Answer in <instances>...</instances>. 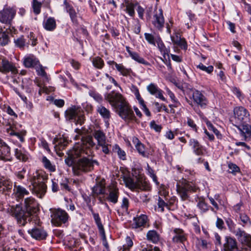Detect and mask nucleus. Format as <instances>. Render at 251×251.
Here are the masks:
<instances>
[{
    "label": "nucleus",
    "instance_id": "f257e3e1",
    "mask_svg": "<svg viewBox=\"0 0 251 251\" xmlns=\"http://www.w3.org/2000/svg\"><path fill=\"white\" fill-rule=\"evenodd\" d=\"M94 145L91 136H82L80 142L75 143L72 149L68 151L67 156L65 159L66 164L69 167L72 166L75 158L89 156L91 153L90 148Z\"/></svg>",
    "mask_w": 251,
    "mask_h": 251
},
{
    "label": "nucleus",
    "instance_id": "f03ea898",
    "mask_svg": "<svg viewBox=\"0 0 251 251\" xmlns=\"http://www.w3.org/2000/svg\"><path fill=\"white\" fill-rule=\"evenodd\" d=\"M47 176L41 171H36L28 179L32 186V193L39 198H42L47 192Z\"/></svg>",
    "mask_w": 251,
    "mask_h": 251
},
{
    "label": "nucleus",
    "instance_id": "7ed1b4c3",
    "mask_svg": "<svg viewBox=\"0 0 251 251\" xmlns=\"http://www.w3.org/2000/svg\"><path fill=\"white\" fill-rule=\"evenodd\" d=\"M88 156H83L74 162L72 166L75 175L80 176L83 173L91 172L94 169V165H99L97 160H93Z\"/></svg>",
    "mask_w": 251,
    "mask_h": 251
},
{
    "label": "nucleus",
    "instance_id": "20e7f679",
    "mask_svg": "<svg viewBox=\"0 0 251 251\" xmlns=\"http://www.w3.org/2000/svg\"><path fill=\"white\" fill-rule=\"evenodd\" d=\"M7 211V213L14 217L18 223L21 226H24L27 221L31 220V218L28 217V214L26 213L20 205L9 206Z\"/></svg>",
    "mask_w": 251,
    "mask_h": 251
},
{
    "label": "nucleus",
    "instance_id": "39448f33",
    "mask_svg": "<svg viewBox=\"0 0 251 251\" xmlns=\"http://www.w3.org/2000/svg\"><path fill=\"white\" fill-rule=\"evenodd\" d=\"M199 188L192 182L184 180L180 184L176 185V191L182 201H186L189 198V193L195 192Z\"/></svg>",
    "mask_w": 251,
    "mask_h": 251
},
{
    "label": "nucleus",
    "instance_id": "423d86ee",
    "mask_svg": "<svg viewBox=\"0 0 251 251\" xmlns=\"http://www.w3.org/2000/svg\"><path fill=\"white\" fill-rule=\"evenodd\" d=\"M117 108L119 115L126 122H129L135 120L133 111L126 101L120 104Z\"/></svg>",
    "mask_w": 251,
    "mask_h": 251
},
{
    "label": "nucleus",
    "instance_id": "0eeeda50",
    "mask_svg": "<svg viewBox=\"0 0 251 251\" xmlns=\"http://www.w3.org/2000/svg\"><path fill=\"white\" fill-rule=\"evenodd\" d=\"M51 217L52 223L57 226L66 223L69 218L68 213L65 210L59 208L54 209Z\"/></svg>",
    "mask_w": 251,
    "mask_h": 251
},
{
    "label": "nucleus",
    "instance_id": "6e6552de",
    "mask_svg": "<svg viewBox=\"0 0 251 251\" xmlns=\"http://www.w3.org/2000/svg\"><path fill=\"white\" fill-rule=\"evenodd\" d=\"M151 23L154 28L159 31H162L164 26L165 19L163 10L161 8H158L157 6L154 7L153 12Z\"/></svg>",
    "mask_w": 251,
    "mask_h": 251
},
{
    "label": "nucleus",
    "instance_id": "1a4fd4ad",
    "mask_svg": "<svg viewBox=\"0 0 251 251\" xmlns=\"http://www.w3.org/2000/svg\"><path fill=\"white\" fill-rule=\"evenodd\" d=\"M16 14V10L14 7L5 6L0 11V22L7 25H11Z\"/></svg>",
    "mask_w": 251,
    "mask_h": 251
},
{
    "label": "nucleus",
    "instance_id": "9d476101",
    "mask_svg": "<svg viewBox=\"0 0 251 251\" xmlns=\"http://www.w3.org/2000/svg\"><path fill=\"white\" fill-rule=\"evenodd\" d=\"M24 206L26 210V213L28 214V217L31 219L34 217V215L39 211V204L32 197H28L25 199Z\"/></svg>",
    "mask_w": 251,
    "mask_h": 251
},
{
    "label": "nucleus",
    "instance_id": "9b49d317",
    "mask_svg": "<svg viewBox=\"0 0 251 251\" xmlns=\"http://www.w3.org/2000/svg\"><path fill=\"white\" fill-rule=\"evenodd\" d=\"M194 102L202 109H205L208 104V100L202 93L198 90L192 91L191 96L190 98Z\"/></svg>",
    "mask_w": 251,
    "mask_h": 251
},
{
    "label": "nucleus",
    "instance_id": "f8f14e48",
    "mask_svg": "<svg viewBox=\"0 0 251 251\" xmlns=\"http://www.w3.org/2000/svg\"><path fill=\"white\" fill-rule=\"evenodd\" d=\"M104 99L109 102L111 106L117 108L120 104L126 101L120 93L114 91L106 93L104 95Z\"/></svg>",
    "mask_w": 251,
    "mask_h": 251
},
{
    "label": "nucleus",
    "instance_id": "ddd939ff",
    "mask_svg": "<svg viewBox=\"0 0 251 251\" xmlns=\"http://www.w3.org/2000/svg\"><path fill=\"white\" fill-rule=\"evenodd\" d=\"M234 114L236 123L242 125L249 121V113L244 107H236L234 109Z\"/></svg>",
    "mask_w": 251,
    "mask_h": 251
},
{
    "label": "nucleus",
    "instance_id": "4468645a",
    "mask_svg": "<svg viewBox=\"0 0 251 251\" xmlns=\"http://www.w3.org/2000/svg\"><path fill=\"white\" fill-rule=\"evenodd\" d=\"M107 191L106 198L107 201L113 204L117 203L120 195L117 185L114 183H111L107 187Z\"/></svg>",
    "mask_w": 251,
    "mask_h": 251
},
{
    "label": "nucleus",
    "instance_id": "2eb2a0df",
    "mask_svg": "<svg viewBox=\"0 0 251 251\" xmlns=\"http://www.w3.org/2000/svg\"><path fill=\"white\" fill-rule=\"evenodd\" d=\"M0 160L4 162L12 160L10 147L1 140H0Z\"/></svg>",
    "mask_w": 251,
    "mask_h": 251
},
{
    "label": "nucleus",
    "instance_id": "dca6fc26",
    "mask_svg": "<svg viewBox=\"0 0 251 251\" xmlns=\"http://www.w3.org/2000/svg\"><path fill=\"white\" fill-rule=\"evenodd\" d=\"M0 72L3 74L10 72L15 75L18 73V70L13 63L5 59H2L0 64Z\"/></svg>",
    "mask_w": 251,
    "mask_h": 251
},
{
    "label": "nucleus",
    "instance_id": "f3484780",
    "mask_svg": "<svg viewBox=\"0 0 251 251\" xmlns=\"http://www.w3.org/2000/svg\"><path fill=\"white\" fill-rule=\"evenodd\" d=\"M147 90L151 95L154 96L156 98L159 99L164 101H166V99L163 96V91L155 83H150L147 86Z\"/></svg>",
    "mask_w": 251,
    "mask_h": 251
},
{
    "label": "nucleus",
    "instance_id": "a211bd4d",
    "mask_svg": "<svg viewBox=\"0 0 251 251\" xmlns=\"http://www.w3.org/2000/svg\"><path fill=\"white\" fill-rule=\"evenodd\" d=\"M173 233L172 241L174 243H183L187 240V234L181 228H175Z\"/></svg>",
    "mask_w": 251,
    "mask_h": 251
},
{
    "label": "nucleus",
    "instance_id": "6ab92c4d",
    "mask_svg": "<svg viewBox=\"0 0 251 251\" xmlns=\"http://www.w3.org/2000/svg\"><path fill=\"white\" fill-rule=\"evenodd\" d=\"M28 233L32 237L37 240H42L46 238L47 234L41 227H36L28 230Z\"/></svg>",
    "mask_w": 251,
    "mask_h": 251
},
{
    "label": "nucleus",
    "instance_id": "aec40b11",
    "mask_svg": "<svg viewBox=\"0 0 251 251\" xmlns=\"http://www.w3.org/2000/svg\"><path fill=\"white\" fill-rule=\"evenodd\" d=\"M224 251H239L236 240L230 237H226L224 244Z\"/></svg>",
    "mask_w": 251,
    "mask_h": 251
},
{
    "label": "nucleus",
    "instance_id": "412c9836",
    "mask_svg": "<svg viewBox=\"0 0 251 251\" xmlns=\"http://www.w3.org/2000/svg\"><path fill=\"white\" fill-rule=\"evenodd\" d=\"M7 133L11 135L17 137L21 142L24 141V137L26 134V131L25 130L17 132L15 130L14 127L9 126L6 128Z\"/></svg>",
    "mask_w": 251,
    "mask_h": 251
},
{
    "label": "nucleus",
    "instance_id": "4be33fe9",
    "mask_svg": "<svg viewBox=\"0 0 251 251\" xmlns=\"http://www.w3.org/2000/svg\"><path fill=\"white\" fill-rule=\"evenodd\" d=\"M97 111L104 119L107 126H109L108 121L111 117L110 111L102 105L97 106Z\"/></svg>",
    "mask_w": 251,
    "mask_h": 251
},
{
    "label": "nucleus",
    "instance_id": "5701e85b",
    "mask_svg": "<svg viewBox=\"0 0 251 251\" xmlns=\"http://www.w3.org/2000/svg\"><path fill=\"white\" fill-rule=\"evenodd\" d=\"M23 63L26 68H32L37 65L39 61L33 55L28 54L24 58Z\"/></svg>",
    "mask_w": 251,
    "mask_h": 251
},
{
    "label": "nucleus",
    "instance_id": "b1692460",
    "mask_svg": "<svg viewBox=\"0 0 251 251\" xmlns=\"http://www.w3.org/2000/svg\"><path fill=\"white\" fill-rule=\"evenodd\" d=\"M190 145L192 147L194 152L197 155H202L204 154V150L199 142L194 139L190 140Z\"/></svg>",
    "mask_w": 251,
    "mask_h": 251
},
{
    "label": "nucleus",
    "instance_id": "393cba45",
    "mask_svg": "<svg viewBox=\"0 0 251 251\" xmlns=\"http://www.w3.org/2000/svg\"><path fill=\"white\" fill-rule=\"evenodd\" d=\"M238 129L241 132V135L245 138V140L251 138V125H249L247 123L243 124L238 126Z\"/></svg>",
    "mask_w": 251,
    "mask_h": 251
},
{
    "label": "nucleus",
    "instance_id": "a878e982",
    "mask_svg": "<svg viewBox=\"0 0 251 251\" xmlns=\"http://www.w3.org/2000/svg\"><path fill=\"white\" fill-rule=\"evenodd\" d=\"M226 224L228 226L229 231L238 237L244 230H241L239 228H237L236 225L230 218H227L226 221Z\"/></svg>",
    "mask_w": 251,
    "mask_h": 251
},
{
    "label": "nucleus",
    "instance_id": "bb28decb",
    "mask_svg": "<svg viewBox=\"0 0 251 251\" xmlns=\"http://www.w3.org/2000/svg\"><path fill=\"white\" fill-rule=\"evenodd\" d=\"M14 194L16 198L22 199L25 196L28 195L29 194V192L25 187L21 185H16L15 184L14 188Z\"/></svg>",
    "mask_w": 251,
    "mask_h": 251
},
{
    "label": "nucleus",
    "instance_id": "cd10ccee",
    "mask_svg": "<svg viewBox=\"0 0 251 251\" xmlns=\"http://www.w3.org/2000/svg\"><path fill=\"white\" fill-rule=\"evenodd\" d=\"M148 220L147 216L145 215H141L139 217L134 218L133 219V227L137 228L144 226Z\"/></svg>",
    "mask_w": 251,
    "mask_h": 251
},
{
    "label": "nucleus",
    "instance_id": "c85d7f7f",
    "mask_svg": "<svg viewBox=\"0 0 251 251\" xmlns=\"http://www.w3.org/2000/svg\"><path fill=\"white\" fill-rule=\"evenodd\" d=\"M237 238L243 245H246L251 248V236L247 233L245 231L241 233Z\"/></svg>",
    "mask_w": 251,
    "mask_h": 251
},
{
    "label": "nucleus",
    "instance_id": "c756f323",
    "mask_svg": "<svg viewBox=\"0 0 251 251\" xmlns=\"http://www.w3.org/2000/svg\"><path fill=\"white\" fill-rule=\"evenodd\" d=\"M155 41L159 50L164 57L166 55H168L170 52V49L165 47L161 38L159 36H157Z\"/></svg>",
    "mask_w": 251,
    "mask_h": 251
},
{
    "label": "nucleus",
    "instance_id": "7c9ffc66",
    "mask_svg": "<svg viewBox=\"0 0 251 251\" xmlns=\"http://www.w3.org/2000/svg\"><path fill=\"white\" fill-rule=\"evenodd\" d=\"M66 6V9L67 12L69 14L70 17L73 23L75 24L77 23V15L74 8L71 5H69L66 2H64Z\"/></svg>",
    "mask_w": 251,
    "mask_h": 251
},
{
    "label": "nucleus",
    "instance_id": "2f4dec72",
    "mask_svg": "<svg viewBox=\"0 0 251 251\" xmlns=\"http://www.w3.org/2000/svg\"><path fill=\"white\" fill-rule=\"evenodd\" d=\"M93 135L97 140L98 145L106 141L105 133L100 129H95L93 132Z\"/></svg>",
    "mask_w": 251,
    "mask_h": 251
},
{
    "label": "nucleus",
    "instance_id": "473e14b6",
    "mask_svg": "<svg viewBox=\"0 0 251 251\" xmlns=\"http://www.w3.org/2000/svg\"><path fill=\"white\" fill-rule=\"evenodd\" d=\"M147 239L153 243H157L160 239L159 235L155 230H150L147 234Z\"/></svg>",
    "mask_w": 251,
    "mask_h": 251
},
{
    "label": "nucleus",
    "instance_id": "72a5a7b5",
    "mask_svg": "<svg viewBox=\"0 0 251 251\" xmlns=\"http://www.w3.org/2000/svg\"><path fill=\"white\" fill-rule=\"evenodd\" d=\"M133 142L138 152L143 156H146L144 145L139 141L138 139L137 138H133Z\"/></svg>",
    "mask_w": 251,
    "mask_h": 251
},
{
    "label": "nucleus",
    "instance_id": "f704fd0d",
    "mask_svg": "<svg viewBox=\"0 0 251 251\" xmlns=\"http://www.w3.org/2000/svg\"><path fill=\"white\" fill-rule=\"evenodd\" d=\"M15 155L17 159L23 162L26 161L28 158V155L26 152L18 149L15 150Z\"/></svg>",
    "mask_w": 251,
    "mask_h": 251
},
{
    "label": "nucleus",
    "instance_id": "c9c22d12",
    "mask_svg": "<svg viewBox=\"0 0 251 251\" xmlns=\"http://www.w3.org/2000/svg\"><path fill=\"white\" fill-rule=\"evenodd\" d=\"M44 27L47 30L52 31L56 27L55 20L53 18L50 17L44 23Z\"/></svg>",
    "mask_w": 251,
    "mask_h": 251
},
{
    "label": "nucleus",
    "instance_id": "e433bc0d",
    "mask_svg": "<svg viewBox=\"0 0 251 251\" xmlns=\"http://www.w3.org/2000/svg\"><path fill=\"white\" fill-rule=\"evenodd\" d=\"M93 218L98 227L100 233L105 238L104 229L101 222V219L98 213L93 214Z\"/></svg>",
    "mask_w": 251,
    "mask_h": 251
},
{
    "label": "nucleus",
    "instance_id": "4c0bfd02",
    "mask_svg": "<svg viewBox=\"0 0 251 251\" xmlns=\"http://www.w3.org/2000/svg\"><path fill=\"white\" fill-rule=\"evenodd\" d=\"M112 151L116 153L120 159L123 160H126V153L118 145L115 144L113 146Z\"/></svg>",
    "mask_w": 251,
    "mask_h": 251
},
{
    "label": "nucleus",
    "instance_id": "58836bf2",
    "mask_svg": "<svg viewBox=\"0 0 251 251\" xmlns=\"http://www.w3.org/2000/svg\"><path fill=\"white\" fill-rule=\"evenodd\" d=\"M78 114V110L75 107L67 109L65 112L66 117L69 120H76Z\"/></svg>",
    "mask_w": 251,
    "mask_h": 251
},
{
    "label": "nucleus",
    "instance_id": "ea45409f",
    "mask_svg": "<svg viewBox=\"0 0 251 251\" xmlns=\"http://www.w3.org/2000/svg\"><path fill=\"white\" fill-rule=\"evenodd\" d=\"M105 186L102 182L97 184L93 188V193L97 196L105 193Z\"/></svg>",
    "mask_w": 251,
    "mask_h": 251
},
{
    "label": "nucleus",
    "instance_id": "a19ab883",
    "mask_svg": "<svg viewBox=\"0 0 251 251\" xmlns=\"http://www.w3.org/2000/svg\"><path fill=\"white\" fill-rule=\"evenodd\" d=\"M33 81L29 78H25L23 80L22 87L26 89L27 93H31L33 91L32 87Z\"/></svg>",
    "mask_w": 251,
    "mask_h": 251
},
{
    "label": "nucleus",
    "instance_id": "79ce46f5",
    "mask_svg": "<svg viewBox=\"0 0 251 251\" xmlns=\"http://www.w3.org/2000/svg\"><path fill=\"white\" fill-rule=\"evenodd\" d=\"M116 68L122 75L125 76L129 75L131 72L130 69L126 68L122 64H116Z\"/></svg>",
    "mask_w": 251,
    "mask_h": 251
},
{
    "label": "nucleus",
    "instance_id": "37998d69",
    "mask_svg": "<svg viewBox=\"0 0 251 251\" xmlns=\"http://www.w3.org/2000/svg\"><path fill=\"white\" fill-rule=\"evenodd\" d=\"M42 161L44 167L46 169L51 172H53L55 171V166L52 164L46 156L43 157Z\"/></svg>",
    "mask_w": 251,
    "mask_h": 251
},
{
    "label": "nucleus",
    "instance_id": "c03bdc74",
    "mask_svg": "<svg viewBox=\"0 0 251 251\" xmlns=\"http://www.w3.org/2000/svg\"><path fill=\"white\" fill-rule=\"evenodd\" d=\"M136 188H138L141 190L148 191L150 190L151 186L149 183L145 180H139L136 183Z\"/></svg>",
    "mask_w": 251,
    "mask_h": 251
},
{
    "label": "nucleus",
    "instance_id": "a18cd8bd",
    "mask_svg": "<svg viewBox=\"0 0 251 251\" xmlns=\"http://www.w3.org/2000/svg\"><path fill=\"white\" fill-rule=\"evenodd\" d=\"M9 39L8 35L3 31L2 28L0 27V45L5 46L9 42Z\"/></svg>",
    "mask_w": 251,
    "mask_h": 251
},
{
    "label": "nucleus",
    "instance_id": "49530a36",
    "mask_svg": "<svg viewBox=\"0 0 251 251\" xmlns=\"http://www.w3.org/2000/svg\"><path fill=\"white\" fill-rule=\"evenodd\" d=\"M126 244L121 248L119 251H130V249L133 246V243L130 237L128 236L126 237Z\"/></svg>",
    "mask_w": 251,
    "mask_h": 251
},
{
    "label": "nucleus",
    "instance_id": "de8ad7c7",
    "mask_svg": "<svg viewBox=\"0 0 251 251\" xmlns=\"http://www.w3.org/2000/svg\"><path fill=\"white\" fill-rule=\"evenodd\" d=\"M123 179L127 187L131 189L136 188V183L134 182L130 177L124 176Z\"/></svg>",
    "mask_w": 251,
    "mask_h": 251
},
{
    "label": "nucleus",
    "instance_id": "09e8293b",
    "mask_svg": "<svg viewBox=\"0 0 251 251\" xmlns=\"http://www.w3.org/2000/svg\"><path fill=\"white\" fill-rule=\"evenodd\" d=\"M133 60L137 62L144 64L146 66L150 65V63L146 61L143 58L140 56V55L136 52H134L130 56Z\"/></svg>",
    "mask_w": 251,
    "mask_h": 251
},
{
    "label": "nucleus",
    "instance_id": "8fccbe9b",
    "mask_svg": "<svg viewBox=\"0 0 251 251\" xmlns=\"http://www.w3.org/2000/svg\"><path fill=\"white\" fill-rule=\"evenodd\" d=\"M126 3V11L131 17H133L135 14L134 7L135 5L132 3L125 1Z\"/></svg>",
    "mask_w": 251,
    "mask_h": 251
},
{
    "label": "nucleus",
    "instance_id": "3c124183",
    "mask_svg": "<svg viewBox=\"0 0 251 251\" xmlns=\"http://www.w3.org/2000/svg\"><path fill=\"white\" fill-rule=\"evenodd\" d=\"M32 6L34 13L36 15L39 14L41 12L42 3L37 0H33Z\"/></svg>",
    "mask_w": 251,
    "mask_h": 251
},
{
    "label": "nucleus",
    "instance_id": "603ef678",
    "mask_svg": "<svg viewBox=\"0 0 251 251\" xmlns=\"http://www.w3.org/2000/svg\"><path fill=\"white\" fill-rule=\"evenodd\" d=\"M92 62L93 65L98 69H101L104 65L103 60L99 57H96L93 58Z\"/></svg>",
    "mask_w": 251,
    "mask_h": 251
},
{
    "label": "nucleus",
    "instance_id": "864d4df0",
    "mask_svg": "<svg viewBox=\"0 0 251 251\" xmlns=\"http://www.w3.org/2000/svg\"><path fill=\"white\" fill-rule=\"evenodd\" d=\"M240 219L242 222L243 226H251V222L250 219L246 214L244 213L240 214Z\"/></svg>",
    "mask_w": 251,
    "mask_h": 251
},
{
    "label": "nucleus",
    "instance_id": "5fc2aeb1",
    "mask_svg": "<svg viewBox=\"0 0 251 251\" xmlns=\"http://www.w3.org/2000/svg\"><path fill=\"white\" fill-rule=\"evenodd\" d=\"M14 43L17 47L21 49H23L26 45L28 44V43H25L23 36H21L17 39H14Z\"/></svg>",
    "mask_w": 251,
    "mask_h": 251
},
{
    "label": "nucleus",
    "instance_id": "6e6d98bb",
    "mask_svg": "<svg viewBox=\"0 0 251 251\" xmlns=\"http://www.w3.org/2000/svg\"><path fill=\"white\" fill-rule=\"evenodd\" d=\"M195 243L197 247L199 249H204L207 248V242L203 239L197 238Z\"/></svg>",
    "mask_w": 251,
    "mask_h": 251
},
{
    "label": "nucleus",
    "instance_id": "4d7b16f0",
    "mask_svg": "<svg viewBox=\"0 0 251 251\" xmlns=\"http://www.w3.org/2000/svg\"><path fill=\"white\" fill-rule=\"evenodd\" d=\"M197 68L204 72H206L208 74H211L213 71L214 69V68L212 66L210 65L208 67H206L201 63H200L198 65H197Z\"/></svg>",
    "mask_w": 251,
    "mask_h": 251
},
{
    "label": "nucleus",
    "instance_id": "13d9d810",
    "mask_svg": "<svg viewBox=\"0 0 251 251\" xmlns=\"http://www.w3.org/2000/svg\"><path fill=\"white\" fill-rule=\"evenodd\" d=\"M197 206L202 213H205L209 210V206L202 201H200L198 203Z\"/></svg>",
    "mask_w": 251,
    "mask_h": 251
},
{
    "label": "nucleus",
    "instance_id": "bf43d9fd",
    "mask_svg": "<svg viewBox=\"0 0 251 251\" xmlns=\"http://www.w3.org/2000/svg\"><path fill=\"white\" fill-rule=\"evenodd\" d=\"M228 172L233 175H235L237 173L240 172L239 168L235 164L229 163L228 165Z\"/></svg>",
    "mask_w": 251,
    "mask_h": 251
},
{
    "label": "nucleus",
    "instance_id": "052dcab7",
    "mask_svg": "<svg viewBox=\"0 0 251 251\" xmlns=\"http://www.w3.org/2000/svg\"><path fill=\"white\" fill-rule=\"evenodd\" d=\"M145 38L149 44L155 46L156 37H154L151 34L145 33Z\"/></svg>",
    "mask_w": 251,
    "mask_h": 251
},
{
    "label": "nucleus",
    "instance_id": "680f3d73",
    "mask_svg": "<svg viewBox=\"0 0 251 251\" xmlns=\"http://www.w3.org/2000/svg\"><path fill=\"white\" fill-rule=\"evenodd\" d=\"M100 147H101L102 152L105 154H109L110 152V148H111V145L108 144L106 141L101 143L98 145Z\"/></svg>",
    "mask_w": 251,
    "mask_h": 251
},
{
    "label": "nucleus",
    "instance_id": "e2e57ef3",
    "mask_svg": "<svg viewBox=\"0 0 251 251\" xmlns=\"http://www.w3.org/2000/svg\"><path fill=\"white\" fill-rule=\"evenodd\" d=\"M90 96L92 97L95 100L98 102H101L102 100V97L95 91L90 90L89 92Z\"/></svg>",
    "mask_w": 251,
    "mask_h": 251
},
{
    "label": "nucleus",
    "instance_id": "0e129e2a",
    "mask_svg": "<svg viewBox=\"0 0 251 251\" xmlns=\"http://www.w3.org/2000/svg\"><path fill=\"white\" fill-rule=\"evenodd\" d=\"M207 126L210 130H212L218 138L221 137V134L219 131L213 126V125L209 122L206 123Z\"/></svg>",
    "mask_w": 251,
    "mask_h": 251
},
{
    "label": "nucleus",
    "instance_id": "69168bd1",
    "mask_svg": "<svg viewBox=\"0 0 251 251\" xmlns=\"http://www.w3.org/2000/svg\"><path fill=\"white\" fill-rule=\"evenodd\" d=\"M158 206L159 208L161 209V211H164V208L166 207L168 209H170V205L167 202H165L161 198L159 197L158 200Z\"/></svg>",
    "mask_w": 251,
    "mask_h": 251
},
{
    "label": "nucleus",
    "instance_id": "338daca9",
    "mask_svg": "<svg viewBox=\"0 0 251 251\" xmlns=\"http://www.w3.org/2000/svg\"><path fill=\"white\" fill-rule=\"evenodd\" d=\"M26 170L25 168H22L20 171L15 173V175L16 176L18 179L22 180L25 178V176L26 174Z\"/></svg>",
    "mask_w": 251,
    "mask_h": 251
},
{
    "label": "nucleus",
    "instance_id": "774afa93",
    "mask_svg": "<svg viewBox=\"0 0 251 251\" xmlns=\"http://www.w3.org/2000/svg\"><path fill=\"white\" fill-rule=\"evenodd\" d=\"M175 45L178 46L181 49L185 50L187 49V44L185 39L183 38H181L176 44Z\"/></svg>",
    "mask_w": 251,
    "mask_h": 251
}]
</instances>
